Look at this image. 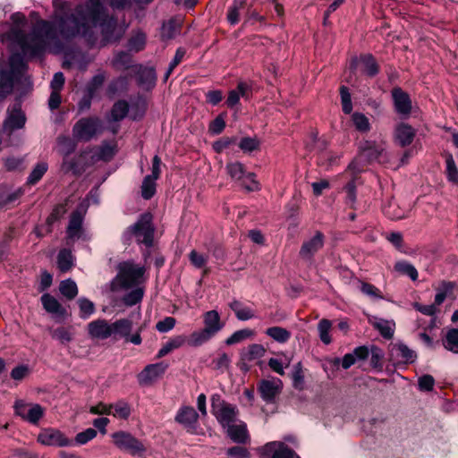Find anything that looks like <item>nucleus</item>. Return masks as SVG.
I'll return each mask as SVG.
<instances>
[{
  "instance_id": "obj_1",
  "label": "nucleus",
  "mask_w": 458,
  "mask_h": 458,
  "mask_svg": "<svg viewBox=\"0 0 458 458\" xmlns=\"http://www.w3.org/2000/svg\"><path fill=\"white\" fill-rule=\"evenodd\" d=\"M103 2L104 0H89L85 6L78 5L72 13L68 14L64 12L67 5L65 2L53 0L54 21H37L29 34L23 31L27 24L25 15L15 13L11 17L10 30L0 33V41L20 48L24 55L31 57L42 55L58 36L68 39L81 35L93 44L91 30L98 25L101 29L105 42L115 41L122 37L124 29L118 27L113 17L106 15Z\"/></svg>"
},
{
  "instance_id": "obj_2",
  "label": "nucleus",
  "mask_w": 458,
  "mask_h": 458,
  "mask_svg": "<svg viewBox=\"0 0 458 458\" xmlns=\"http://www.w3.org/2000/svg\"><path fill=\"white\" fill-rule=\"evenodd\" d=\"M144 272L143 267L131 262H123L118 266V274L111 282V290L115 292L133 288L123 299L125 305L133 306L142 300L144 291L140 284L142 283Z\"/></svg>"
},
{
  "instance_id": "obj_3",
  "label": "nucleus",
  "mask_w": 458,
  "mask_h": 458,
  "mask_svg": "<svg viewBox=\"0 0 458 458\" xmlns=\"http://www.w3.org/2000/svg\"><path fill=\"white\" fill-rule=\"evenodd\" d=\"M26 64L20 54H13L6 62L0 60V97L9 95L14 86L30 87V77L26 74Z\"/></svg>"
},
{
  "instance_id": "obj_4",
  "label": "nucleus",
  "mask_w": 458,
  "mask_h": 458,
  "mask_svg": "<svg viewBox=\"0 0 458 458\" xmlns=\"http://www.w3.org/2000/svg\"><path fill=\"white\" fill-rule=\"evenodd\" d=\"M204 327L194 331L190 335L189 344L192 346H200L212 339L225 327L219 313L213 310L203 313Z\"/></svg>"
},
{
  "instance_id": "obj_5",
  "label": "nucleus",
  "mask_w": 458,
  "mask_h": 458,
  "mask_svg": "<svg viewBox=\"0 0 458 458\" xmlns=\"http://www.w3.org/2000/svg\"><path fill=\"white\" fill-rule=\"evenodd\" d=\"M25 123L26 116L20 106L15 105L12 108H9L0 131V144L4 143L5 146L18 145L20 140L13 138V133L16 130L22 129Z\"/></svg>"
},
{
  "instance_id": "obj_6",
  "label": "nucleus",
  "mask_w": 458,
  "mask_h": 458,
  "mask_svg": "<svg viewBox=\"0 0 458 458\" xmlns=\"http://www.w3.org/2000/svg\"><path fill=\"white\" fill-rule=\"evenodd\" d=\"M126 234H132L139 243H143L147 247L152 246L154 236V226L152 225V216L145 213L140 219L131 226Z\"/></svg>"
},
{
  "instance_id": "obj_7",
  "label": "nucleus",
  "mask_w": 458,
  "mask_h": 458,
  "mask_svg": "<svg viewBox=\"0 0 458 458\" xmlns=\"http://www.w3.org/2000/svg\"><path fill=\"white\" fill-rule=\"evenodd\" d=\"M212 413L223 428L237 421L238 410L236 406L225 403L219 396L212 397Z\"/></svg>"
},
{
  "instance_id": "obj_8",
  "label": "nucleus",
  "mask_w": 458,
  "mask_h": 458,
  "mask_svg": "<svg viewBox=\"0 0 458 458\" xmlns=\"http://www.w3.org/2000/svg\"><path fill=\"white\" fill-rule=\"evenodd\" d=\"M114 444L122 451L127 452L131 455L142 456L147 451L144 444L133 437L131 433L118 431L112 435Z\"/></svg>"
},
{
  "instance_id": "obj_9",
  "label": "nucleus",
  "mask_w": 458,
  "mask_h": 458,
  "mask_svg": "<svg viewBox=\"0 0 458 458\" xmlns=\"http://www.w3.org/2000/svg\"><path fill=\"white\" fill-rule=\"evenodd\" d=\"M102 131V123L98 117L80 119L72 128V136L78 140L89 141Z\"/></svg>"
},
{
  "instance_id": "obj_10",
  "label": "nucleus",
  "mask_w": 458,
  "mask_h": 458,
  "mask_svg": "<svg viewBox=\"0 0 458 458\" xmlns=\"http://www.w3.org/2000/svg\"><path fill=\"white\" fill-rule=\"evenodd\" d=\"M13 408L17 416L34 425L38 424L44 415V409L38 403L17 400L14 403Z\"/></svg>"
},
{
  "instance_id": "obj_11",
  "label": "nucleus",
  "mask_w": 458,
  "mask_h": 458,
  "mask_svg": "<svg viewBox=\"0 0 458 458\" xmlns=\"http://www.w3.org/2000/svg\"><path fill=\"white\" fill-rule=\"evenodd\" d=\"M324 233L320 231H316L312 236L303 241L299 251V256L304 260L310 261L324 247Z\"/></svg>"
},
{
  "instance_id": "obj_12",
  "label": "nucleus",
  "mask_w": 458,
  "mask_h": 458,
  "mask_svg": "<svg viewBox=\"0 0 458 458\" xmlns=\"http://www.w3.org/2000/svg\"><path fill=\"white\" fill-rule=\"evenodd\" d=\"M38 442L47 446H70L72 440L68 438L63 432L58 429L48 428L40 431L37 438Z\"/></svg>"
},
{
  "instance_id": "obj_13",
  "label": "nucleus",
  "mask_w": 458,
  "mask_h": 458,
  "mask_svg": "<svg viewBox=\"0 0 458 458\" xmlns=\"http://www.w3.org/2000/svg\"><path fill=\"white\" fill-rule=\"evenodd\" d=\"M283 387L282 381L277 377L263 379L259 383V392L261 398L267 403H273L280 394Z\"/></svg>"
},
{
  "instance_id": "obj_14",
  "label": "nucleus",
  "mask_w": 458,
  "mask_h": 458,
  "mask_svg": "<svg viewBox=\"0 0 458 458\" xmlns=\"http://www.w3.org/2000/svg\"><path fill=\"white\" fill-rule=\"evenodd\" d=\"M261 455L271 458H299V456L282 442H269L259 450Z\"/></svg>"
},
{
  "instance_id": "obj_15",
  "label": "nucleus",
  "mask_w": 458,
  "mask_h": 458,
  "mask_svg": "<svg viewBox=\"0 0 458 458\" xmlns=\"http://www.w3.org/2000/svg\"><path fill=\"white\" fill-rule=\"evenodd\" d=\"M198 419L199 414L191 406L181 407L175 416V421L182 425L191 433L196 432Z\"/></svg>"
},
{
  "instance_id": "obj_16",
  "label": "nucleus",
  "mask_w": 458,
  "mask_h": 458,
  "mask_svg": "<svg viewBox=\"0 0 458 458\" xmlns=\"http://www.w3.org/2000/svg\"><path fill=\"white\" fill-rule=\"evenodd\" d=\"M360 156L368 162L380 161L385 152V144L383 142H376L373 140H364L360 144Z\"/></svg>"
},
{
  "instance_id": "obj_17",
  "label": "nucleus",
  "mask_w": 458,
  "mask_h": 458,
  "mask_svg": "<svg viewBox=\"0 0 458 458\" xmlns=\"http://www.w3.org/2000/svg\"><path fill=\"white\" fill-rule=\"evenodd\" d=\"M168 365L165 362L150 364L138 375L140 385L148 386L159 378L166 370Z\"/></svg>"
},
{
  "instance_id": "obj_18",
  "label": "nucleus",
  "mask_w": 458,
  "mask_h": 458,
  "mask_svg": "<svg viewBox=\"0 0 458 458\" xmlns=\"http://www.w3.org/2000/svg\"><path fill=\"white\" fill-rule=\"evenodd\" d=\"M88 334L90 338L97 340L113 337L112 324L103 318L93 320L88 324Z\"/></svg>"
},
{
  "instance_id": "obj_19",
  "label": "nucleus",
  "mask_w": 458,
  "mask_h": 458,
  "mask_svg": "<svg viewBox=\"0 0 458 458\" xmlns=\"http://www.w3.org/2000/svg\"><path fill=\"white\" fill-rule=\"evenodd\" d=\"M369 352L368 347L366 346H359L353 350L352 352L346 353L342 361L339 358H335L333 360V364L335 366H337L342 364V367L344 369H347L351 368L352 365H354L359 360H364L369 357Z\"/></svg>"
},
{
  "instance_id": "obj_20",
  "label": "nucleus",
  "mask_w": 458,
  "mask_h": 458,
  "mask_svg": "<svg viewBox=\"0 0 458 458\" xmlns=\"http://www.w3.org/2000/svg\"><path fill=\"white\" fill-rule=\"evenodd\" d=\"M392 97L396 112L400 114H409L411 110V102L409 95L400 88L392 90Z\"/></svg>"
},
{
  "instance_id": "obj_21",
  "label": "nucleus",
  "mask_w": 458,
  "mask_h": 458,
  "mask_svg": "<svg viewBox=\"0 0 458 458\" xmlns=\"http://www.w3.org/2000/svg\"><path fill=\"white\" fill-rule=\"evenodd\" d=\"M83 216L81 211L76 210L72 213L67 227V240L77 241L82 234Z\"/></svg>"
},
{
  "instance_id": "obj_22",
  "label": "nucleus",
  "mask_w": 458,
  "mask_h": 458,
  "mask_svg": "<svg viewBox=\"0 0 458 458\" xmlns=\"http://www.w3.org/2000/svg\"><path fill=\"white\" fill-rule=\"evenodd\" d=\"M229 437L235 443L245 444L249 440L247 426L244 422H234L225 428Z\"/></svg>"
},
{
  "instance_id": "obj_23",
  "label": "nucleus",
  "mask_w": 458,
  "mask_h": 458,
  "mask_svg": "<svg viewBox=\"0 0 458 458\" xmlns=\"http://www.w3.org/2000/svg\"><path fill=\"white\" fill-rule=\"evenodd\" d=\"M374 328L378 330L380 335L386 339H391L394 333L395 323L393 320L373 317L369 319Z\"/></svg>"
},
{
  "instance_id": "obj_24",
  "label": "nucleus",
  "mask_w": 458,
  "mask_h": 458,
  "mask_svg": "<svg viewBox=\"0 0 458 458\" xmlns=\"http://www.w3.org/2000/svg\"><path fill=\"white\" fill-rule=\"evenodd\" d=\"M59 144H64L66 147L65 150H62L64 154V161L62 164V170L65 173L72 172L77 173V165L73 158H70L68 156L74 150V145L70 139L64 138L59 139Z\"/></svg>"
},
{
  "instance_id": "obj_25",
  "label": "nucleus",
  "mask_w": 458,
  "mask_h": 458,
  "mask_svg": "<svg viewBox=\"0 0 458 458\" xmlns=\"http://www.w3.org/2000/svg\"><path fill=\"white\" fill-rule=\"evenodd\" d=\"M414 137V129L407 123H400L395 128L394 138L402 147L410 145Z\"/></svg>"
},
{
  "instance_id": "obj_26",
  "label": "nucleus",
  "mask_w": 458,
  "mask_h": 458,
  "mask_svg": "<svg viewBox=\"0 0 458 458\" xmlns=\"http://www.w3.org/2000/svg\"><path fill=\"white\" fill-rule=\"evenodd\" d=\"M356 63H359L361 65V69L363 72L367 75L372 77L377 74L379 69L378 65L375 60V58L371 55H361L359 60H352L351 64V68L354 69L356 66Z\"/></svg>"
},
{
  "instance_id": "obj_27",
  "label": "nucleus",
  "mask_w": 458,
  "mask_h": 458,
  "mask_svg": "<svg viewBox=\"0 0 458 458\" xmlns=\"http://www.w3.org/2000/svg\"><path fill=\"white\" fill-rule=\"evenodd\" d=\"M41 303L46 310L50 314L58 316V317H64L66 314V310L64 308L62 307L60 302L52 295L48 293H44L41 298Z\"/></svg>"
},
{
  "instance_id": "obj_28",
  "label": "nucleus",
  "mask_w": 458,
  "mask_h": 458,
  "mask_svg": "<svg viewBox=\"0 0 458 458\" xmlns=\"http://www.w3.org/2000/svg\"><path fill=\"white\" fill-rule=\"evenodd\" d=\"M229 307L234 312L237 319L241 321H246L256 317L254 310L244 305L240 301L233 300L229 303Z\"/></svg>"
},
{
  "instance_id": "obj_29",
  "label": "nucleus",
  "mask_w": 458,
  "mask_h": 458,
  "mask_svg": "<svg viewBox=\"0 0 458 458\" xmlns=\"http://www.w3.org/2000/svg\"><path fill=\"white\" fill-rule=\"evenodd\" d=\"M250 87L246 82L241 81L237 85L236 89H233L229 92L226 99V105L228 107L233 108L240 102V98H249Z\"/></svg>"
},
{
  "instance_id": "obj_30",
  "label": "nucleus",
  "mask_w": 458,
  "mask_h": 458,
  "mask_svg": "<svg viewBox=\"0 0 458 458\" xmlns=\"http://www.w3.org/2000/svg\"><path fill=\"white\" fill-rule=\"evenodd\" d=\"M133 317V315H131ZM112 324L113 337L120 336L126 338L132 329V318L117 319Z\"/></svg>"
},
{
  "instance_id": "obj_31",
  "label": "nucleus",
  "mask_w": 458,
  "mask_h": 458,
  "mask_svg": "<svg viewBox=\"0 0 458 458\" xmlns=\"http://www.w3.org/2000/svg\"><path fill=\"white\" fill-rule=\"evenodd\" d=\"M116 153V144L114 142H103L94 152L92 157L95 160L109 161Z\"/></svg>"
},
{
  "instance_id": "obj_32",
  "label": "nucleus",
  "mask_w": 458,
  "mask_h": 458,
  "mask_svg": "<svg viewBox=\"0 0 458 458\" xmlns=\"http://www.w3.org/2000/svg\"><path fill=\"white\" fill-rule=\"evenodd\" d=\"M392 356L396 358L399 362H413L416 359L415 352L405 344H395L392 349Z\"/></svg>"
},
{
  "instance_id": "obj_33",
  "label": "nucleus",
  "mask_w": 458,
  "mask_h": 458,
  "mask_svg": "<svg viewBox=\"0 0 458 458\" xmlns=\"http://www.w3.org/2000/svg\"><path fill=\"white\" fill-rule=\"evenodd\" d=\"M265 333L267 336L279 344L287 343L292 336V334L289 330L281 327H268Z\"/></svg>"
},
{
  "instance_id": "obj_34",
  "label": "nucleus",
  "mask_w": 458,
  "mask_h": 458,
  "mask_svg": "<svg viewBox=\"0 0 458 458\" xmlns=\"http://www.w3.org/2000/svg\"><path fill=\"white\" fill-rule=\"evenodd\" d=\"M180 31V21L174 19L164 22L161 28L160 35L163 40L174 38Z\"/></svg>"
},
{
  "instance_id": "obj_35",
  "label": "nucleus",
  "mask_w": 458,
  "mask_h": 458,
  "mask_svg": "<svg viewBox=\"0 0 458 458\" xmlns=\"http://www.w3.org/2000/svg\"><path fill=\"white\" fill-rule=\"evenodd\" d=\"M139 84L149 88L155 84L156 73L153 68L140 67L138 69Z\"/></svg>"
},
{
  "instance_id": "obj_36",
  "label": "nucleus",
  "mask_w": 458,
  "mask_h": 458,
  "mask_svg": "<svg viewBox=\"0 0 458 458\" xmlns=\"http://www.w3.org/2000/svg\"><path fill=\"white\" fill-rule=\"evenodd\" d=\"M185 343L183 335H177L166 342L158 351L157 357L162 358L171 352L173 350L182 347Z\"/></svg>"
},
{
  "instance_id": "obj_37",
  "label": "nucleus",
  "mask_w": 458,
  "mask_h": 458,
  "mask_svg": "<svg viewBox=\"0 0 458 458\" xmlns=\"http://www.w3.org/2000/svg\"><path fill=\"white\" fill-rule=\"evenodd\" d=\"M74 258L71 250L64 249L61 250L57 256L58 268L62 272H67L73 267Z\"/></svg>"
},
{
  "instance_id": "obj_38",
  "label": "nucleus",
  "mask_w": 458,
  "mask_h": 458,
  "mask_svg": "<svg viewBox=\"0 0 458 458\" xmlns=\"http://www.w3.org/2000/svg\"><path fill=\"white\" fill-rule=\"evenodd\" d=\"M48 169V165L46 162H39L38 163L34 168L32 169L31 173L30 174L27 183L30 185H34L37 182H38L43 175L47 173Z\"/></svg>"
},
{
  "instance_id": "obj_39",
  "label": "nucleus",
  "mask_w": 458,
  "mask_h": 458,
  "mask_svg": "<svg viewBox=\"0 0 458 458\" xmlns=\"http://www.w3.org/2000/svg\"><path fill=\"white\" fill-rule=\"evenodd\" d=\"M394 269L399 274L409 276L412 281L418 279V271L413 265L406 261H398L394 265Z\"/></svg>"
},
{
  "instance_id": "obj_40",
  "label": "nucleus",
  "mask_w": 458,
  "mask_h": 458,
  "mask_svg": "<svg viewBox=\"0 0 458 458\" xmlns=\"http://www.w3.org/2000/svg\"><path fill=\"white\" fill-rule=\"evenodd\" d=\"M226 171L233 180H235L240 183L247 173L243 165L240 162H233L227 164Z\"/></svg>"
},
{
  "instance_id": "obj_41",
  "label": "nucleus",
  "mask_w": 458,
  "mask_h": 458,
  "mask_svg": "<svg viewBox=\"0 0 458 458\" xmlns=\"http://www.w3.org/2000/svg\"><path fill=\"white\" fill-rule=\"evenodd\" d=\"M352 121L356 130L360 132H368L371 128L369 118L362 113H353L352 114Z\"/></svg>"
},
{
  "instance_id": "obj_42",
  "label": "nucleus",
  "mask_w": 458,
  "mask_h": 458,
  "mask_svg": "<svg viewBox=\"0 0 458 458\" xmlns=\"http://www.w3.org/2000/svg\"><path fill=\"white\" fill-rule=\"evenodd\" d=\"M60 293L69 300H72L78 294L76 283L72 279H66L60 283Z\"/></svg>"
},
{
  "instance_id": "obj_43",
  "label": "nucleus",
  "mask_w": 458,
  "mask_h": 458,
  "mask_svg": "<svg viewBox=\"0 0 458 458\" xmlns=\"http://www.w3.org/2000/svg\"><path fill=\"white\" fill-rule=\"evenodd\" d=\"M106 80L105 72H101L94 75L85 86V92L95 96L96 92L102 87Z\"/></svg>"
},
{
  "instance_id": "obj_44",
  "label": "nucleus",
  "mask_w": 458,
  "mask_h": 458,
  "mask_svg": "<svg viewBox=\"0 0 458 458\" xmlns=\"http://www.w3.org/2000/svg\"><path fill=\"white\" fill-rule=\"evenodd\" d=\"M146 35L141 31H137L133 34L128 42V48L130 51L139 52L145 47Z\"/></svg>"
},
{
  "instance_id": "obj_45",
  "label": "nucleus",
  "mask_w": 458,
  "mask_h": 458,
  "mask_svg": "<svg viewBox=\"0 0 458 458\" xmlns=\"http://www.w3.org/2000/svg\"><path fill=\"white\" fill-rule=\"evenodd\" d=\"M23 194L21 189H18L10 193H0V208H9Z\"/></svg>"
},
{
  "instance_id": "obj_46",
  "label": "nucleus",
  "mask_w": 458,
  "mask_h": 458,
  "mask_svg": "<svg viewBox=\"0 0 458 458\" xmlns=\"http://www.w3.org/2000/svg\"><path fill=\"white\" fill-rule=\"evenodd\" d=\"M443 344L446 350L458 353V329H450L443 341Z\"/></svg>"
},
{
  "instance_id": "obj_47",
  "label": "nucleus",
  "mask_w": 458,
  "mask_h": 458,
  "mask_svg": "<svg viewBox=\"0 0 458 458\" xmlns=\"http://www.w3.org/2000/svg\"><path fill=\"white\" fill-rule=\"evenodd\" d=\"M332 327V323L330 320L323 318L318 322V331L319 335V338L321 342L325 344H329L332 342L330 336V330Z\"/></svg>"
},
{
  "instance_id": "obj_48",
  "label": "nucleus",
  "mask_w": 458,
  "mask_h": 458,
  "mask_svg": "<svg viewBox=\"0 0 458 458\" xmlns=\"http://www.w3.org/2000/svg\"><path fill=\"white\" fill-rule=\"evenodd\" d=\"M113 66L117 70H126L131 67V56L126 52H119L112 61Z\"/></svg>"
},
{
  "instance_id": "obj_49",
  "label": "nucleus",
  "mask_w": 458,
  "mask_h": 458,
  "mask_svg": "<svg viewBox=\"0 0 458 458\" xmlns=\"http://www.w3.org/2000/svg\"><path fill=\"white\" fill-rule=\"evenodd\" d=\"M339 159V156L333 153L330 150H324L318 154V165L325 167L326 169L329 168L331 165L335 164V162Z\"/></svg>"
},
{
  "instance_id": "obj_50",
  "label": "nucleus",
  "mask_w": 458,
  "mask_h": 458,
  "mask_svg": "<svg viewBox=\"0 0 458 458\" xmlns=\"http://www.w3.org/2000/svg\"><path fill=\"white\" fill-rule=\"evenodd\" d=\"M129 105L124 100H119L114 103L112 111L111 116L114 121L123 120L128 114Z\"/></svg>"
},
{
  "instance_id": "obj_51",
  "label": "nucleus",
  "mask_w": 458,
  "mask_h": 458,
  "mask_svg": "<svg viewBox=\"0 0 458 458\" xmlns=\"http://www.w3.org/2000/svg\"><path fill=\"white\" fill-rule=\"evenodd\" d=\"M156 181L152 176H146L141 185V195L143 199H149L156 193Z\"/></svg>"
},
{
  "instance_id": "obj_52",
  "label": "nucleus",
  "mask_w": 458,
  "mask_h": 458,
  "mask_svg": "<svg viewBox=\"0 0 458 458\" xmlns=\"http://www.w3.org/2000/svg\"><path fill=\"white\" fill-rule=\"evenodd\" d=\"M77 302L80 308V317L81 318L87 319L95 312V305L89 299L81 297Z\"/></svg>"
},
{
  "instance_id": "obj_53",
  "label": "nucleus",
  "mask_w": 458,
  "mask_h": 458,
  "mask_svg": "<svg viewBox=\"0 0 458 458\" xmlns=\"http://www.w3.org/2000/svg\"><path fill=\"white\" fill-rule=\"evenodd\" d=\"M52 337L61 344H67L72 340V333L69 328L60 327L55 329H49Z\"/></svg>"
},
{
  "instance_id": "obj_54",
  "label": "nucleus",
  "mask_w": 458,
  "mask_h": 458,
  "mask_svg": "<svg viewBox=\"0 0 458 458\" xmlns=\"http://www.w3.org/2000/svg\"><path fill=\"white\" fill-rule=\"evenodd\" d=\"M111 406L113 407L111 414L116 418L127 419L131 414V408L125 402L120 401Z\"/></svg>"
},
{
  "instance_id": "obj_55",
  "label": "nucleus",
  "mask_w": 458,
  "mask_h": 458,
  "mask_svg": "<svg viewBox=\"0 0 458 458\" xmlns=\"http://www.w3.org/2000/svg\"><path fill=\"white\" fill-rule=\"evenodd\" d=\"M445 164L447 179L454 183H458V168L452 155L446 156Z\"/></svg>"
},
{
  "instance_id": "obj_56",
  "label": "nucleus",
  "mask_w": 458,
  "mask_h": 458,
  "mask_svg": "<svg viewBox=\"0 0 458 458\" xmlns=\"http://www.w3.org/2000/svg\"><path fill=\"white\" fill-rule=\"evenodd\" d=\"M253 335L250 329H242L234 332L230 337L225 340L227 345H233L242 342L243 340L251 337Z\"/></svg>"
},
{
  "instance_id": "obj_57",
  "label": "nucleus",
  "mask_w": 458,
  "mask_h": 458,
  "mask_svg": "<svg viewBox=\"0 0 458 458\" xmlns=\"http://www.w3.org/2000/svg\"><path fill=\"white\" fill-rule=\"evenodd\" d=\"M292 380H293V386L295 389L301 390L304 386V375L302 372L301 364L299 362L297 363L294 368L292 374Z\"/></svg>"
},
{
  "instance_id": "obj_58",
  "label": "nucleus",
  "mask_w": 458,
  "mask_h": 458,
  "mask_svg": "<svg viewBox=\"0 0 458 458\" xmlns=\"http://www.w3.org/2000/svg\"><path fill=\"white\" fill-rule=\"evenodd\" d=\"M259 147V141L257 138L245 137L242 138L239 143V148L243 152H252L258 149Z\"/></svg>"
},
{
  "instance_id": "obj_59",
  "label": "nucleus",
  "mask_w": 458,
  "mask_h": 458,
  "mask_svg": "<svg viewBox=\"0 0 458 458\" xmlns=\"http://www.w3.org/2000/svg\"><path fill=\"white\" fill-rule=\"evenodd\" d=\"M452 288L451 283L443 282L441 287L437 289L433 304L436 307L441 305L445 300L447 293L452 291Z\"/></svg>"
},
{
  "instance_id": "obj_60",
  "label": "nucleus",
  "mask_w": 458,
  "mask_h": 458,
  "mask_svg": "<svg viewBox=\"0 0 458 458\" xmlns=\"http://www.w3.org/2000/svg\"><path fill=\"white\" fill-rule=\"evenodd\" d=\"M341 93V103L343 111L345 114H351L352 110V98L351 94L348 90V89L345 86H342L340 89Z\"/></svg>"
},
{
  "instance_id": "obj_61",
  "label": "nucleus",
  "mask_w": 458,
  "mask_h": 458,
  "mask_svg": "<svg viewBox=\"0 0 458 458\" xmlns=\"http://www.w3.org/2000/svg\"><path fill=\"white\" fill-rule=\"evenodd\" d=\"M96 436H97V431L94 428H87L86 430L80 432L76 435L75 443L80 445H85L89 441L95 438Z\"/></svg>"
},
{
  "instance_id": "obj_62",
  "label": "nucleus",
  "mask_w": 458,
  "mask_h": 458,
  "mask_svg": "<svg viewBox=\"0 0 458 458\" xmlns=\"http://www.w3.org/2000/svg\"><path fill=\"white\" fill-rule=\"evenodd\" d=\"M241 185L249 191H254L259 189V182L256 181L255 174L253 173L247 172L241 182Z\"/></svg>"
},
{
  "instance_id": "obj_63",
  "label": "nucleus",
  "mask_w": 458,
  "mask_h": 458,
  "mask_svg": "<svg viewBox=\"0 0 458 458\" xmlns=\"http://www.w3.org/2000/svg\"><path fill=\"white\" fill-rule=\"evenodd\" d=\"M226 454L230 458H250V452L242 446H233L226 450Z\"/></svg>"
},
{
  "instance_id": "obj_64",
  "label": "nucleus",
  "mask_w": 458,
  "mask_h": 458,
  "mask_svg": "<svg viewBox=\"0 0 458 458\" xmlns=\"http://www.w3.org/2000/svg\"><path fill=\"white\" fill-rule=\"evenodd\" d=\"M176 320L172 317H166L157 323L156 328L160 333H166L172 330L175 326Z\"/></svg>"
}]
</instances>
